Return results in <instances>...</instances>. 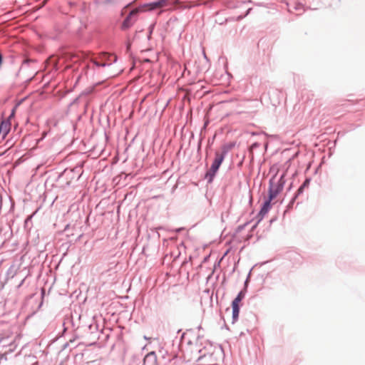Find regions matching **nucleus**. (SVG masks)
Segmentation results:
<instances>
[{"mask_svg": "<svg viewBox=\"0 0 365 365\" xmlns=\"http://www.w3.org/2000/svg\"><path fill=\"white\" fill-rule=\"evenodd\" d=\"M200 356L198 358L204 365H217L222 359V350L210 343L199 351Z\"/></svg>", "mask_w": 365, "mask_h": 365, "instance_id": "f257e3e1", "label": "nucleus"}, {"mask_svg": "<svg viewBox=\"0 0 365 365\" xmlns=\"http://www.w3.org/2000/svg\"><path fill=\"white\" fill-rule=\"evenodd\" d=\"M94 63L97 66H102V67H104L106 66V65H110V63H106V62H102L101 60L100 61H98L97 60H95L93 61Z\"/></svg>", "mask_w": 365, "mask_h": 365, "instance_id": "f8f14e48", "label": "nucleus"}, {"mask_svg": "<svg viewBox=\"0 0 365 365\" xmlns=\"http://www.w3.org/2000/svg\"><path fill=\"white\" fill-rule=\"evenodd\" d=\"M283 189V182L282 180H279L277 183L274 182L273 180L269 181V200H273L277 195Z\"/></svg>", "mask_w": 365, "mask_h": 365, "instance_id": "20e7f679", "label": "nucleus"}, {"mask_svg": "<svg viewBox=\"0 0 365 365\" xmlns=\"http://www.w3.org/2000/svg\"><path fill=\"white\" fill-rule=\"evenodd\" d=\"M9 131V128H8V124L7 123H1V125H0V133L1 132L4 133V135L3 137H5L6 135L7 134Z\"/></svg>", "mask_w": 365, "mask_h": 365, "instance_id": "9d476101", "label": "nucleus"}, {"mask_svg": "<svg viewBox=\"0 0 365 365\" xmlns=\"http://www.w3.org/2000/svg\"><path fill=\"white\" fill-rule=\"evenodd\" d=\"M167 5V0H159L158 1L145 4L136 9H139V12L152 11L156 9L164 7Z\"/></svg>", "mask_w": 365, "mask_h": 365, "instance_id": "39448f33", "label": "nucleus"}, {"mask_svg": "<svg viewBox=\"0 0 365 365\" xmlns=\"http://www.w3.org/2000/svg\"><path fill=\"white\" fill-rule=\"evenodd\" d=\"M224 160V153L216 152L214 161L209 169V170L206 173V177L209 178V180L211 181L216 173L217 172L220 166L221 165L222 161Z\"/></svg>", "mask_w": 365, "mask_h": 365, "instance_id": "f03ea898", "label": "nucleus"}, {"mask_svg": "<svg viewBox=\"0 0 365 365\" xmlns=\"http://www.w3.org/2000/svg\"><path fill=\"white\" fill-rule=\"evenodd\" d=\"M100 60H101L102 62H106V63H111V61H116V56L107 53H103L101 54L99 57Z\"/></svg>", "mask_w": 365, "mask_h": 365, "instance_id": "6e6552de", "label": "nucleus"}, {"mask_svg": "<svg viewBox=\"0 0 365 365\" xmlns=\"http://www.w3.org/2000/svg\"><path fill=\"white\" fill-rule=\"evenodd\" d=\"M14 112H15V110L14 109V110H12V113H11V115H10V118H11V117H12V116H14Z\"/></svg>", "mask_w": 365, "mask_h": 365, "instance_id": "ddd939ff", "label": "nucleus"}, {"mask_svg": "<svg viewBox=\"0 0 365 365\" xmlns=\"http://www.w3.org/2000/svg\"><path fill=\"white\" fill-rule=\"evenodd\" d=\"M245 289L240 292L237 297L232 302L233 321H236L238 318L240 302L245 298Z\"/></svg>", "mask_w": 365, "mask_h": 365, "instance_id": "7ed1b4c3", "label": "nucleus"}, {"mask_svg": "<svg viewBox=\"0 0 365 365\" xmlns=\"http://www.w3.org/2000/svg\"><path fill=\"white\" fill-rule=\"evenodd\" d=\"M309 185V180L307 179L303 184L299 187V188L297 190V194H300L303 192L304 189L307 187H308Z\"/></svg>", "mask_w": 365, "mask_h": 365, "instance_id": "9b49d317", "label": "nucleus"}, {"mask_svg": "<svg viewBox=\"0 0 365 365\" xmlns=\"http://www.w3.org/2000/svg\"><path fill=\"white\" fill-rule=\"evenodd\" d=\"M139 13V9H133L129 14V15L126 17V19L123 21L121 29L123 30H126L129 29L133 24V21H132V17L133 16L137 15Z\"/></svg>", "mask_w": 365, "mask_h": 365, "instance_id": "423d86ee", "label": "nucleus"}, {"mask_svg": "<svg viewBox=\"0 0 365 365\" xmlns=\"http://www.w3.org/2000/svg\"><path fill=\"white\" fill-rule=\"evenodd\" d=\"M143 365H158L157 356L154 351L148 353L145 356Z\"/></svg>", "mask_w": 365, "mask_h": 365, "instance_id": "0eeeda50", "label": "nucleus"}, {"mask_svg": "<svg viewBox=\"0 0 365 365\" xmlns=\"http://www.w3.org/2000/svg\"><path fill=\"white\" fill-rule=\"evenodd\" d=\"M272 200H269V199L268 198L264 203L263 205V207H262L260 212H259V215H262V216H264L265 215L269 210L270 209L271 207V202Z\"/></svg>", "mask_w": 365, "mask_h": 365, "instance_id": "1a4fd4ad", "label": "nucleus"}]
</instances>
